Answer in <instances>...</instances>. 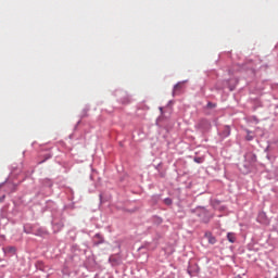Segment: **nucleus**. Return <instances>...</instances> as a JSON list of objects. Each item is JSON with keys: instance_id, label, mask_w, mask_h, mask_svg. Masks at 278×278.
Masks as SVG:
<instances>
[{"instance_id": "nucleus-1", "label": "nucleus", "mask_w": 278, "mask_h": 278, "mask_svg": "<svg viewBox=\"0 0 278 278\" xmlns=\"http://www.w3.org/2000/svg\"><path fill=\"white\" fill-rule=\"evenodd\" d=\"M192 214H195L198 218H200L201 223L207 225L212 218H214V213H212L205 206H197L195 208L191 210Z\"/></svg>"}, {"instance_id": "nucleus-2", "label": "nucleus", "mask_w": 278, "mask_h": 278, "mask_svg": "<svg viewBox=\"0 0 278 278\" xmlns=\"http://www.w3.org/2000/svg\"><path fill=\"white\" fill-rule=\"evenodd\" d=\"M24 233L31 235V236H47V229L38 226L37 224H24L23 226Z\"/></svg>"}, {"instance_id": "nucleus-3", "label": "nucleus", "mask_w": 278, "mask_h": 278, "mask_svg": "<svg viewBox=\"0 0 278 278\" xmlns=\"http://www.w3.org/2000/svg\"><path fill=\"white\" fill-rule=\"evenodd\" d=\"M114 96L122 105H129V103H131V97L123 89L115 90Z\"/></svg>"}, {"instance_id": "nucleus-4", "label": "nucleus", "mask_w": 278, "mask_h": 278, "mask_svg": "<svg viewBox=\"0 0 278 278\" xmlns=\"http://www.w3.org/2000/svg\"><path fill=\"white\" fill-rule=\"evenodd\" d=\"M195 129L202 134H207V131L212 129V122H210L207 118H202L195 124Z\"/></svg>"}, {"instance_id": "nucleus-5", "label": "nucleus", "mask_w": 278, "mask_h": 278, "mask_svg": "<svg viewBox=\"0 0 278 278\" xmlns=\"http://www.w3.org/2000/svg\"><path fill=\"white\" fill-rule=\"evenodd\" d=\"M218 136L219 138H222V140H225V138H229V136H231V126L225 125L222 128H219Z\"/></svg>"}, {"instance_id": "nucleus-6", "label": "nucleus", "mask_w": 278, "mask_h": 278, "mask_svg": "<svg viewBox=\"0 0 278 278\" xmlns=\"http://www.w3.org/2000/svg\"><path fill=\"white\" fill-rule=\"evenodd\" d=\"M52 229L53 233H60L62 229H64V222L62 219L52 218Z\"/></svg>"}, {"instance_id": "nucleus-7", "label": "nucleus", "mask_w": 278, "mask_h": 278, "mask_svg": "<svg viewBox=\"0 0 278 278\" xmlns=\"http://www.w3.org/2000/svg\"><path fill=\"white\" fill-rule=\"evenodd\" d=\"M199 270H200V268L197 263H189L187 273H188V275H190V277H197L199 275Z\"/></svg>"}, {"instance_id": "nucleus-8", "label": "nucleus", "mask_w": 278, "mask_h": 278, "mask_svg": "<svg viewBox=\"0 0 278 278\" xmlns=\"http://www.w3.org/2000/svg\"><path fill=\"white\" fill-rule=\"evenodd\" d=\"M94 247H99L100 244H105V238L101 233H96L93 237Z\"/></svg>"}, {"instance_id": "nucleus-9", "label": "nucleus", "mask_w": 278, "mask_h": 278, "mask_svg": "<svg viewBox=\"0 0 278 278\" xmlns=\"http://www.w3.org/2000/svg\"><path fill=\"white\" fill-rule=\"evenodd\" d=\"M4 255H16V247L9 245L7 248H2Z\"/></svg>"}, {"instance_id": "nucleus-10", "label": "nucleus", "mask_w": 278, "mask_h": 278, "mask_svg": "<svg viewBox=\"0 0 278 278\" xmlns=\"http://www.w3.org/2000/svg\"><path fill=\"white\" fill-rule=\"evenodd\" d=\"M204 237L206 238L208 244H215L217 242L216 237L212 232H205Z\"/></svg>"}, {"instance_id": "nucleus-11", "label": "nucleus", "mask_w": 278, "mask_h": 278, "mask_svg": "<svg viewBox=\"0 0 278 278\" xmlns=\"http://www.w3.org/2000/svg\"><path fill=\"white\" fill-rule=\"evenodd\" d=\"M41 186L43 188H53V180H51L49 178H45L41 180Z\"/></svg>"}, {"instance_id": "nucleus-12", "label": "nucleus", "mask_w": 278, "mask_h": 278, "mask_svg": "<svg viewBox=\"0 0 278 278\" xmlns=\"http://www.w3.org/2000/svg\"><path fill=\"white\" fill-rule=\"evenodd\" d=\"M109 262H110V264H111L112 266H118V265H121V258H118V257H116V256H114V255H112V256L109 257Z\"/></svg>"}, {"instance_id": "nucleus-13", "label": "nucleus", "mask_w": 278, "mask_h": 278, "mask_svg": "<svg viewBox=\"0 0 278 278\" xmlns=\"http://www.w3.org/2000/svg\"><path fill=\"white\" fill-rule=\"evenodd\" d=\"M160 199H162V194H153L150 201L152 205H157V203H160Z\"/></svg>"}, {"instance_id": "nucleus-14", "label": "nucleus", "mask_w": 278, "mask_h": 278, "mask_svg": "<svg viewBox=\"0 0 278 278\" xmlns=\"http://www.w3.org/2000/svg\"><path fill=\"white\" fill-rule=\"evenodd\" d=\"M256 220L257 223H261V224L266 223V213L264 212L258 213Z\"/></svg>"}, {"instance_id": "nucleus-15", "label": "nucleus", "mask_w": 278, "mask_h": 278, "mask_svg": "<svg viewBox=\"0 0 278 278\" xmlns=\"http://www.w3.org/2000/svg\"><path fill=\"white\" fill-rule=\"evenodd\" d=\"M245 134H247L245 140H247L248 142H252V140H254V138H255V136L251 135V134H253V131H251V130H249V129H245Z\"/></svg>"}, {"instance_id": "nucleus-16", "label": "nucleus", "mask_w": 278, "mask_h": 278, "mask_svg": "<svg viewBox=\"0 0 278 278\" xmlns=\"http://www.w3.org/2000/svg\"><path fill=\"white\" fill-rule=\"evenodd\" d=\"M278 177V167H274L273 170L269 172V179H277Z\"/></svg>"}, {"instance_id": "nucleus-17", "label": "nucleus", "mask_w": 278, "mask_h": 278, "mask_svg": "<svg viewBox=\"0 0 278 278\" xmlns=\"http://www.w3.org/2000/svg\"><path fill=\"white\" fill-rule=\"evenodd\" d=\"M227 240L228 242H230L231 244H233L236 242V233L233 232H228L227 233Z\"/></svg>"}, {"instance_id": "nucleus-18", "label": "nucleus", "mask_w": 278, "mask_h": 278, "mask_svg": "<svg viewBox=\"0 0 278 278\" xmlns=\"http://www.w3.org/2000/svg\"><path fill=\"white\" fill-rule=\"evenodd\" d=\"M188 80H184L181 83H177L176 85H174V89H173V94L175 96V92H177V90H181V84H186Z\"/></svg>"}, {"instance_id": "nucleus-19", "label": "nucleus", "mask_w": 278, "mask_h": 278, "mask_svg": "<svg viewBox=\"0 0 278 278\" xmlns=\"http://www.w3.org/2000/svg\"><path fill=\"white\" fill-rule=\"evenodd\" d=\"M249 155V160L252 164H255V162H257V155L255 153H250Z\"/></svg>"}, {"instance_id": "nucleus-20", "label": "nucleus", "mask_w": 278, "mask_h": 278, "mask_svg": "<svg viewBox=\"0 0 278 278\" xmlns=\"http://www.w3.org/2000/svg\"><path fill=\"white\" fill-rule=\"evenodd\" d=\"M193 162H195V164H203V162H205V159L203 156H195L193 157Z\"/></svg>"}, {"instance_id": "nucleus-21", "label": "nucleus", "mask_w": 278, "mask_h": 278, "mask_svg": "<svg viewBox=\"0 0 278 278\" xmlns=\"http://www.w3.org/2000/svg\"><path fill=\"white\" fill-rule=\"evenodd\" d=\"M163 202L165 205H167V207H170V205H173V199L170 198H165Z\"/></svg>"}, {"instance_id": "nucleus-22", "label": "nucleus", "mask_w": 278, "mask_h": 278, "mask_svg": "<svg viewBox=\"0 0 278 278\" xmlns=\"http://www.w3.org/2000/svg\"><path fill=\"white\" fill-rule=\"evenodd\" d=\"M46 207L50 208V207H55V202L54 201H51V200H48L46 202Z\"/></svg>"}, {"instance_id": "nucleus-23", "label": "nucleus", "mask_w": 278, "mask_h": 278, "mask_svg": "<svg viewBox=\"0 0 278 278\" xmlns=\"http://www.w3.org/2000/svg\"><path fill=\"white\" fill-rule=\"evenodd\" d=\"M206 108L207 110H214V108H216V103L207 102Z\"/></svg>"}, {"instance_id": "nucleus-24", "label": "nucleus", "mask_w": 278, "mask_h": 278, "mask_svg": "<svg viewBox=\"0 0 278 278\" xmlns=\"http://www.w3.org/2000/svg\"><path fill=\"white\" fill-rule=\"evenodd\" d=\"M97 191V182H93L91 187H89V192H96Z\"/></svg>"}, {"instance_id": "nucleus-25", "label": "nucleus", "mask_w": 278, "mask_h": 278, "mask_svg": "<svg viewBox=\"0 0 278 278\" xmlns=\"http://www.w3.org/2000/svg\"><path fill=\"white\" fill-rule=\"evenodd\" d=\"M51 157H53L52 154H46V155H45V160H42L41 162H39V164H45V161H46V160H51Z\"/></svg>"}, {"instance_id": "nucleus-26", "label": "nucleus", "mask_w": 278, "mask_h": 278, "mask_svg": "<svg viewBox=\"0 0 278 278\" xmlns=\"http://www.w3.org/2000/svg\"><path fill=\"white\" fill-rule=\"evenodd\" d=\"M154 218H155L157 225H162V223H163L162 217H160V216H154Z\"/></svg>"}, {"instance_id": "nucleus-27", "label": "nucleus", "mask_w": 278, "mask_h": 278, "mask_svg": "<svg viewBox=\"0 0 278 278\" xmlns=\"http://www.w3.org/2000/svg\"><path fill=\"white\" fill-rule=\"evenodd\" d=\"M251 121H253L256 125L260 123V119L255 115L251 116Z\"/></svg>"}, {"instance_id": "nucleus-28", "label": "nucleus", "mask_w": 278, "mask_h": 278, "mask_svg": "<svg viewBox=\"0 0 278 278\" xmlns=\"http://www.w3.org/2000/svg\"><path fill=\"white\" fill-rule=\"evenodd\" d=\"M228 88L230 92H233V90H236V85H229Z\"/></svg>"}, {"instance_id": "nucleus-29", "label": "nucleus", "mask_w": 278, "mask_h": 278, "mask_svg": "<svg viewBox=\"0 0 278 278\" xmlns=\"http://www.w3.org/2000/svg\"><path fill=\"white\" fill-rule=\"evenodd\" d=\"M81 123V121H78L76 126H75V129H77V126Z\"/></svg>"}, {"instance_id": "nucleus-30", "label": "nucleus", "mask_w": 278, "mask_h": 278, "mask_svg": "<svg viewBox=\"0 0 278 278\" xmlns=\"http://www.w3.org/2000/svg\"><path fill=\"white\" fill-rule=\"evenodd\" d=\"M3 184H8V179L4 182L0 184V188H1V186H3Z\"/></svg>"}, {"instance_id": "nucleus-31", "label": "nucleus", "mask_w": 278, "mask_h": 278, "mask_svg": "<svg viewBox=\"0 0 278 278\" xmlns=\"http://www.w3.org/2000/svg\"><path fill=\"white\" fill-rule=\"evenodd\" d=\"M268 149H269V147H267V148L265 149V153H268Z\"/></svg>"}, {"instance_id": "nucleus-32", "label": "nucleus", "mask_w": 278, "mask_h": 278, "mask_svg": "<svg viewBox=\"0 0 278 278\" xmlns=\"http://www.w3.org/2000/svg\"><path fill=\"white\" fill-rule=\"evenodd\" d=\"M100 199H103V194H100Z\"/></svg>"}, {"instance_id": "nucleus-33", "label": "nucleus", "mask_w": 278, "mask_h": 278, "mask_svg": "<svg viewBox=\"0 0 278 278\" xmlns=\"http://www.w3.org/2000/svg\"><path fill=\"white\" fill-rule=\"evenodd\" d=\"M231 73H232V72H231V71H229V74H230V75H231Z\"/></svg>"}, {"instance_id": "nucleus-34", "label": "nucleus", "mask_w": 278, "mask_h": 278, "mask_svg": "<svg viewBox=\"0 0 278 278\" xmlns=\"http://www.w3.org/2000/svg\"><path fill=\"white\" fill-rule=\"evenodd\" d=\"M90 179L92 180V175L90 176Z\"/></svg>"}, {"instance_id": "nucleus-35", "label": "nucleus", "mask_w": 278, "mask_h": 278, "mask_svg": "<svg viewBox=\"0 0 278 278\" xmlns=\"http://www.w3.org/2000/svg\"><path fill=\"white\" fill-rule=\"evenodd\" d=\"M160 111L162 112V108H160Z\"/></svg>"}, {"instance_id": "nucleus-36", "label": "nucleus", "mask_w": 278, "mask_h": 278, "mask_svg": "<svg viewBox=\"0 0 278 278\" xmlns=\"http://www.w3.org/2000/svg\"><path fill=\"white\" fill-rule=\"evenodd\" d=\"M73 257H77V256H72V260H73Z\"/></svg>"}]
</instances>
